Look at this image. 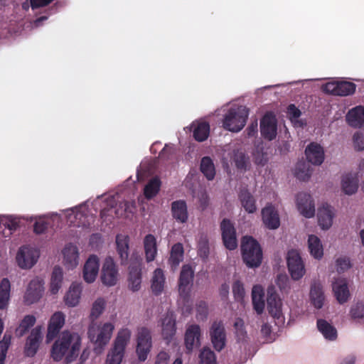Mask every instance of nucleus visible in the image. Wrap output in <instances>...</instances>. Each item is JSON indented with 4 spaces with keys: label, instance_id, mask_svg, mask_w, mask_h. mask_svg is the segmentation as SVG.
Here are the masks:
<instances>
[{
    "label": "nucleus",
    "instance_id": "f257e3e1",
    "mask_svg": "<svg viewBox=\"0 0 364 364\" xmlns=\"http://www.w3.org/2000/svg\"><path fill=\"white\" fill-rule=\"evenodd\" d=\"M81 343V337L77 333L64 331L53 343L50 358L55 362L64 360L65 364H70L78 357Z\"/></svg>",
    "mask_w": 364,
    "mask_h": 364
},
{
    "label": "nucleus",
    "instance_id": "f03ea898",
    "mask_svg": "<svg viewBox=\"0 0 364 364\" xmlns=\"http://www.w3.org/2000/svg\"><path fill=\"white\" fill-rule=\"evenodd\" d=\"M240 247L242 260L248 267H258L261 264L262 250L259 242L253 237H242Z\"/></svg>",
    "mask_w": 364,
    "mask_h": 364
},
{
    "label": "nucleus",
    "instance_id": "7ed1b4c3",
    "mask_svg": "<svg viewBox=\"0 0 364 364\" xmlns=\"http://www.w3.org/2000/svg\"><path fill=\"white\" fill-rule=\"evenodd\" d=\"M248 114V109L245 107L229 109L223 121V128L232 132H240L245 127Z\"/></svg>",
    "mask_w": 364,
    "mask_h": 364
},
{
    "label": "nucleus",
    "instance_id": "20e7f679",
    "mask_svg": "<svg viewBox=\"0 0 364 364\" xmlns=\"http://www.w3.org/2000/svg\"><path fill=\"white\" fill-rule=\"evenodd\" d=\"M131 337V331L123 328L118 332L113 348L107 355L106 364H120L124 357V350Z\"/></svg>",
    "mask_w": 364,
    "mask_h": 364
},
{
    "label": "nucleus",
    "instance_id": "39448f33",
    "mask_svg": "<svg viewBox=\"0 0 364 364\" xmlns=\"http://www.w3.org/2000/svg\"><path fill=\"white\" fill-rule=\"evenodd\" d=\"M287 267L291 278L299 280L305 274L304 262L296 250H290L287 256Z\"/></svg>",
    "mask_w": 364,
    "mask_h": 364
},
{
    "label": "nucleus",
    "instance_id": "423d86ee",
    "mask_svg": "<svg viewBox=\"0 0 364 364\" xmlns=\"http://www.w3.org/2000/svg\"><path fill=\"white\" fill-rule=\"evenodd\" d=\"M221 236L224 246L229 250L237 247L236 229L234 223L228 218H224L220 225Z\"/></svg>",
    "mask_w": 364,
    "mask_h": 364
},
{
    "label": "nucleus",
    "instance_id": "0eeeda50",
    "mask_svg": "<svg viewBox=\"0 0 364 364\" xmlns=\"http://www.w3.org/2000/svg\"><path fill=\"white\" fill-rule=\"evenodd\" d=\"M356 85L348 81H332L323 85V91L336 96H348L355 93Z\"/></svg>",
    "mask_w": 364,
    "mask_h": 364
},
{
    "label": "nucleus",
    "instance_id": "6e6552de",
    "mask_svg": "<svg viewBox=\"0 0 364 364\" xmlns=\"http://www.w3.org/2000/svg\"><path fill=\"white\" fill-rule=\"evenodd\" d=\"M152 346L151 331L146 327L138 329L136 353L139 360L144 361Z\"/></svg>",
    "mask_w": 364,
    "mask_h": 364
},
{
    "label": "nucleus",
    "instance_id": "1a4fd4ad",
    "mask_svg": "<svg viewBox=\"0 0 364 364\" xmlns=\"http://www.w3.org/2000/svg\"><path fill=\"white\" fill-rule=\"evenodd\" d=\"M210 337L214 349L221 351L226 345V331L222 321H215L210 328Z\"/></svg>",
    "mask_w": 364,
    "mask_h": 364
},
{
    "label": "nucleus",
    "instance_id": "9d476101",
    "mask_svg": "<svg viewBox=\"0 0 364 364\" xmlns=\"http://www.w3.org/2000/svg\"><path fill=\"white\" fill-rule=\"evenodd\" d=\"M39 252L28 246H22L16 255V262L22 269L31 268L38 261Z\"/></svg>",
    "mask_w": 364,
    "mask_h": 364
},
{
    "label": "nucleus",
    "instance_id": "9b49d317",
    "mask_svg": "<svg viewBox=\"0 0 364 364\" xmlns=\"http://www.w3.org/2000/svg\"><path fill=\"white\" fill-rule=\"evenodd\" d=\"M118 269L114 259L111 257H107L103 263L101 281L103 284L107 287L114 286L118 280Z\"/></svg>",
    "mask_w": 364,
    "mask_h": 364
},
{
    "label": "nucleus",
    "instance_id": "f8f14e48",
    "mask_svg": "<svg viewBox=\"0 0 364 364\" xmlns=\"http://www.w3.org/2000/svg\"><path fill=\"white\" fill-rule=\"evenodd\" d=\"M261 135L269 141L276 138L277 124L275 117L271 113L265 114L260 120Z\"/></svg>",
    "mask_w": 364,
    "mask_h": 364
},
{
    "label": "nucleus",
    "instance_id": "ddd939ff",
    "mask_svg": "<svg viewBox=\"0 0 364 364\" xmlns=\"http://www.w3.org/2000/svg\"><path fill=\"white\" fill-rule=\"evenodd\" d=\"M141 260L136 259L131 262L129 267L128 287L132 291H137L141 288Z\"/></svg>",
    "mask_w": 364,
    "mask_h": 364
},
{
    "label": "nucleus",
    "instance_id": "4468645a",
    "mask_svg": "<svg viewBox=\"0 0 364 364\" xmlns=\"http://www.w3.org/2000/svg\"><path fill=\"white\" fill-rule=\"evenodd\" d=\"M296 205L300 213L306 218H311L315 214L314 200L310 194L299 193L296 196Z\"/></svg>",
    "mask_w": 364,
    "mask_h": 364
},
{
    "label": "nucleus",
    "instance_id": "2eb2a0df",
    "mask_svg": "<svg viewBox=\"0 0 364 364\" xmlns=\"http://www.w3.org/2000/svg\"><path fill=\"white\" fill-rule=\"evenodd\" d=\"M194 277V271L188 264L182 267L179 279H178V291L181 296H186L189 294L190 287L193 284Z\"/></svg>",
    "mask_w": 364,
    "mask_h": 364
},
{
    "label": "nucleus",
    "instance_id": "dca6fc26",
    "mask_svg": "<svg viewBox=\"0 0 364 364\" xmlns=\"http://www.w3.org/2000/svg\"><path fill=\"white\" fill-rule=\"evenodd\" d=\"M43 292V282L39 279H32L27 287L24 296L25 303L28 305L37 302Z\"/></svg>",
    "mask_w": 364,
    "mask_h": 364
},
{
    "label": "nucleus",
    "instance_id": "f3484780",
    "mask_svg": "<svg viewBox=\"0 0 364 364\" xmlns=\"http://www.w3.org/2000/svg\"><path fill=\"white\" fill-rule=\"evenodd\" d=\"M176 316L172 311H167L161 319L162 336L167 342H170L176 332Z\"/></svg>",
    "mask_w": 364,
    "mask_h": 364
},
{
    "label": "nucleus",
    "instance_id": "a211bd4d",
    "mask_svg": "<svg viewBox=\"0 0 364 364\" xmlns=\"http://www.w3.org/2000/svg\"><path fill=\"white\" fill-rule=\"evenodd\" d=\"M307 162L313 165L319 166L324 161V151L323 147L316 142H311L305 149Z\"/></svg>",
    "mask_w": 364,
    "mask_h": 364
},
{
    "label": "nucleus",
    "instance_id": "6ab92c4d",
    "mask_svg": "<svg viewBox=\"0 0 364 364\" xmlns=\"http://www.w3.org/2000/svg\"><path fill=\"white\" fill-rule=\"evenodd\" d=\"M262 218L264 225L270 230L277 229L280 220L277 210L272 205H267L262 210Z\"/></svg>",
    "mask_w": 364,
    "mask_h": 364
},
{
    "label": "nucleus",
    "instance_id": "aec40b11",
    "mask_svg": "<svg viewBox=\"0 0 364 364\" xmlns=\"http://www.w3.org/2000/svg\"><path fill=\"white\" fill-rule=\"evenodd\" d=\"M201 336V330L199 325H190L185 333V346L188 352L192 351L193 348L200 346V338Z\"/></svg>",
    "mask_w": 364,
    "mask_h": 364
},
{
    "label": "nucleus",
    "instance_id": "412c9836",
    "mask_svg": "<svg viewBox=\"0 0 364 364\" xmlns=\"http://www.w3.org/2000/svg\"><path fill=\"white\" fill-rule=\"evenodd\" d=\"M100 261L98 257L95 255H90L86 261L83 268V278L87 283H92L99 272Z\"/></svg>",
    "mask_w": 364,
    "mask_h": 364
},
{
    "label": "nucleus",
    "instance_id": "4be33fe9",
    "mask_svg": "<svg viewBox=\"0 0 364 364\" xmlns=\"http://www.w3.org/2000/svg\"><path fill=\"white\" fill-rule=\"evenodd\" d=\"M64 323L65 315L62 312H55L51 316L48 326V331L46 335V339L48 342L52 341L57 336Z\"/></svg>",
    "mask_w": 364,
    "mask_h": 364
},
{
    "label": "nucleus",
    "instance_id": "5701e85b",
    "mask_svg": "<svg viewBox=\"0 0 364 364\" xmlns=\"http://www.w3.org/2000/svg\"><path fill=\"white\" fill-rule=\"evenodd\" d=\"M42 340L41 330L40 327L33 328L27 338L25 353L28 357H33L36 355Z\"/></svg>",
    "mask_w": 364,
    "mask_h": 364
},
{
    "label": "nucleus",
    "instance_id": "b1692460",
    "mask_svg": "<svg viewBox=\"0 0 364 364\" xmlns=\"http://www.w3.org/2000/svg\"><path fill=\"white\" fill-rule=\"evenodd\" d=\"M318 223L323 230L329 229L333 224L334 218L333 208L327 203L318 208L317 213Z\"/></svg>",
    "mask_w": 364,
    "mask_h": 364
},
{
    "label": "nucleus",
    "instance_id": "393cba45",
    "mask_svg": "<svg viewBox=\"0 0 364 364\" xmlns=\"http://www.w3.org/2000/svg\"><path fill=\"white\" fill-rule=\"evenodd\" d=\"M173 218L178 223H185L188 219L187 204L183 200H177L171 203V207Z\"/></svg>",
    "mask_w": 364,
    "mask_h": 364
},
{
    "label": "nucleus",
    "instance_id": "a878e982",
    "mask_svg": "<svg viewBox=\"0 0 364 364\" xmlns=\"http://www.w3.org/2000/svg\"><path fill=\"white\" fill-rule=\"evenodd\" d=\"M267 309L269 314L273 317L279 318L282 315V302L277 294L269 289L267 297Z\"/></svg>",
    "mask_w": 364,
    "mask_h": 364
},
{
    "label": "nucleus",
    "instance_id": "bb28decb",
    "mask_svg": "<svg viewBox=\"0 0 364 364\" xmlns=\"http://www.w3.org/2000/svg\"><path fill=\"white\" fill-rule=\"evenodd\" d=\"M129 238L127 235L119 234L116 236L117 251L121 260V264H127L129 258Z\"/></svg>",
    "mask_w": 364,
    "mask_h": 364
},
{
    "label": "nucleus",
    "instance_id": "cd10ccee",
    "mask_svg": "<svg viewBox=\"0 0 364 364\" xmlns=\"http://www.w3.org/2000/svg\"><path fill=\"white\" fill-rule=\"evenodd\" d=\"M333 291L339 304H344L349 298L350 292L345 279H337L333 284Z\"/></svg>",
    "mask_w": 364,
    "mask_h": 364
},
{
    "label": "nucleus",
    "instance_id": "c85d7f7f",
    "mask_svg": "<svg viewBox=\"0 0 364 364\" xmlns=\"http://www.w3.org/2000/svg\"><path fill=\"white\" fill-rule=\"evenodd\" d=\"M310 299L315 308L320 309L325 299L323 287L319 281H314L311 285Z\"/></svg>",
    "mask_w": 364,
    "mask_h": 364
},
{
    "label": "nucleus",
    "instance_id": "c756f323",
    "mask_svg": "<svg viewBox=\"0 0 364 364\" xmlns=\"http://www.w3.org/2000/svg\"><path fill=\"white\" fill-rule=\"evenodd\" d=\"M346 120L348 124L354 128L364 126V107L357 106L348 112Z\"/></svg>",
    "mask_w": 364,
    "mask_h": 364
},
{
    "label": "nucleus",
    "instance_id": "7c9ffc66",
    "mask_svg": "<svg viewBox=\"0 0 364 364\" xmlns=\"http://www.w3.org/2000/svg\"><path fill=\"white\" fill-rule=\"evenodd\" d=\"M165 275L164 271L157 268L154 270L151 280V289L156 296L161 294L165 286Z\"/></svg>",
    "mask_w": 364,
    "mask_h": 364
},
{
    "label": "nucleus",
    "instance_id": "2f4dec72",
    "mask_svg": "<svg viewBox=\"0 0 364 364\" xmlns=\"http://www.w3.org/2000/svg\"><path fill=\"white\" fill-rule=\"evenodd\" d=\"M65 265L69 269L75 268L78 264V250L75 245L69 244L63 250Z\"/></svg>",
    "mask_w": 364,
    "mask_h": 364
},
{
    "label": "nucleus",
    "instance_id": "473e14b6",
    "mask_svg": "<svg viewBox=\"0 0 364 364\" xmlns=\"http://www.w3.org/2000/svg\"><path fill=\"white\" fill-rule=\"evenodd\" d=\"M144 247L146 262H150L154 261L157 255V245L156 237L153 235L148 234L145 236L144 239Z\"/></svg>",
    "mask_w": 364,
    "mask_h": 364
},
{
    "label": "nucleus",
    "instance_id": "72a5a7b5",
    "mask_svg": "<svg viewBox=\"0 0 364 364\" xmlns=\"http://www.w3.org/2000/svg\"><path fill=\"white\" fill-rule=\"evenodd\" d=\"M114 326L111 323H105L99 329V333L95 341L98 347L102 348L109 341Z\"/></svg>",
    "mask_w": 364,
    "mask_h": 364
},
{
    "label": "nucleus",
    "instance_id": "f704fd0d",
    "mask_svg": "<svg viewBox=\"0 0 364 364\" xmlns=\"http://www.w3.org/2000/svg\"><path fill=\"white\" fill-rule=\"evenodd\" d=\"M264 291L261 286L255 285L252 291L253 308L257 314H261L264 309Z\"/></svg>",
    "mask_w": 364,
    "mask_h": 364
},
{
    "label": "nucleus",
    "instance_id": "c9c22d12",
    "mask_svg": "<svg viewBox=\"0 0 364 364\" xmlns=\"http://www.w3.org/2000/svg\"><path fill=\"white\" fill-rule=\"evenodd\" d=\"M342 189L347 195L355 193L358 188V176L355 174L348 173L342 178Z\"/></svg>",
    "mask_w": 364,
    "mask_h": 364
},
{
    "label": "nucleus",
    "instance_id": "e433bc0d",
    "mask_svg": "<svg viewBox=\"0 0 364 364\" xmlns=\"http://www.w3.org/2000/svg\"><path fill=\"white\" fill-rule=\"evenodd\" d=\"M81 291V284L73 283L64 298L66 305L75 306L79 303Z\"/></svg>",
    "mask_w": 364,
    "mask_h": 364
},
{
    "label": "nucleus",
    "instance_id": "4c0bfd02",
    "mask_svg": "<svg viewBox=\"0 0 364 364\" xmlns=\"http://www.w3.org/2000/svg\"><path fill=\"white\" fill-rule=\"evenodd\" d=\"M238 196L241 205L245 211L248 213H253L256 211L255 200L253 196L247 189L241 190Z\"/></svg>",
    "mask_w": 364,
    "mask_h": 364
},
{
    "label": "nucleus",
    "instance_id": "58836bf2",
    "mask_svg": "<svg viewBox=\"0 0 364 364\" xmlns=\"http://www.w3.org/2000/svg\"><path fill=\"white\" fill-rule=\"evenodd\" d=\"M194 129L193 136L197 141L202 142L205 141L210 134V124L207 122H198L196 124H193Z\"/></svg>",
    "mask_w": 364,
    "mask_h": 364
},
{
    "label": "nucleus",
    "instance_id": "ea45409f",
    "mask_svg": "<svg viewBox=\"0 0 364 364\" xmlns=\"http://www.w3.org/2000/svg\"><path fill=\"white\" fill-rule=\"evenodd\" d=\"M184 250L180 242L174 244L171 250L168 264L172 269H176L183 259Z\"/></svg>",
    "mask_w": 364,
    "mask_h": 364
},
{
    "label": "nucleus",
    "instance_id": "a19ab883",
    "mask_svg": "<svg viewBox=\"0 0 364 364\" xmlns=\"http://www.w3.org/2000/svg\"><path fill=\"white\" fill-rule=\"evenodd\" d=\"M312 173V168L309 162L305 161H299L297 162L295 168L294 175L299 181H308Z\"/></svg>",
    "mask_w": 364,
    "mask_h": 364
},
{
    "label": "nucleus",
    "instance_id": "79ce46f5",
    "mask_svg": "<svg viewBox=\"0 0 364 364\" xmlns=\"http://www.w3.org/2000/svg\"><path fill=\"white\" fill-rule=\"evenodd\" d=\"M317 328L326 339L334 341L337 338V331L324 319L317 320Z\"/></svg>",
    "mask_w": 364,
    "mask_h": 364
},
{
    "label": "nucleus",
    "instance_id": "37998d69",
    "mask_svg": "<svg viewBox=\"0 0 364 364\" xmlns=\"http://www.w3.org/2000/svg\"><path fill=\"white\" fill-rule=\"evenodd\" d=\"M200 170L208 181H212L215 178V168L210 156H204L201 159Z\"/></svg>",
    "mask_w": 364,
    "mask_h": 364
},
{
    "label": "nucleus",
    "instance_id": "c03bdc74",
    "mask_svg": "<svg viewBox=\"0 0 364 364\" xmlns=\"http://www.w3.org/2000/svg\"><path fill=\"white\" fill-rule=\"evenodd\" d=\"M11 284L7 278H4L0 282V309H4L10 299Z\"/></svg>",
    "mask_w": 364,
    "mask_h": 364
},
{
    "label": "nucleus",
    "instance_id": "a18cd8bd",
    "mask_svg": "<svg viewBox=\"0 0 364 364\" xmlns=\"http://www.w3.org/2000/svg\"><path fill=\"white\" fill-rule=\"evenodd\" d=\"M308 245L310 253L314 258L319 259L323 257V247L320 239L317 236L314 235H309Z\"/></svg>",
    "mask_w": 364,
    "mask_h": 364
},
{
    "label": "nucleus",
    "instance_id": "49530a36",
    "mask_svg": "<svg viewBox=\"0 0 364 364\" xmlns=\"http://www.w3.org/2000/svg\"><path fill=\"white\" fill-rule=\"evenodd\" d=\"M63 276L62 268L55 266L53 268L50 279V291L52 294H56L61 287Z\"/></svg>",
    "mask_w": 364,
    "mask_h": 364
},
{
    "label": "nucleus",
    "instance_id": "de8ad7c7",
    "mask_svg": "<svg viewBox=\"0 0 364 364\" xmlns=\"http://www.w3.org/2000/svg\"><path fill=\"white\" fill-rule=\"evenodd\" d=\"M161 181L158 178H154L145 186L144 194L146 198L151 199L157 195L160 190Z\"/></svg>",
    "mask_w": 364,
    "mask_h": 364
},
{
    "label": "nucleus",
    "instance_id": "09e8293b",
    "mask_svg": "<svg viewBox=\"0 0 364 364\" xmlns=\"http://www.w3.org/2000/svg\"><path fill=\"white\" fill-rule=\"evenodd\" d=\"M287 114L290 121L295 125L302 127L304 123L299 120L301 115V110L294 104H290L287 109Z\"/></svg>",
    "mask_w": 364,
    "mask_h": 364
},
{
    "label": "nucleus",
    "instance_id": "8fccbe9b",
    "mask_svg": "<svg viewBox=\"0 0 364 364\" xmlns=\"http://www.w3.org/2000/svg\"><path fill=\"white\" fill-rule=\"evenodd\" d=\"M36 323V318L33 315L26 316L21 321L19 326L16 329V333L19 336H23L28 329Z\"/></svg>",
    "mask_w": 364,
    "mask_h": 364
},
{
    "label": "nucleus",
    "instance_id": "3c124183",
    "mask_svg": "<svg viewBox=\"0 0 364 364\" xmlns=\"http://www.w3.org/2000/svg\"><path fill=\"white\" fill-rule=\"evenodd\" d=\"M106 302L104 299L98 298L92 304L90 317L92 319L97 318L103 312Z\"/></svg>",
    "mask_w": 364,
    "mask_h": 364
},
{
    "label": "nucleus",
    "instance_id": "603ef678",
    "mask_svg": "<svg viewBox=\"0 0 364 364\" xmlns=\"http://www.w3.org/2000/svg\"><path fill=\"white\" fill-rule=\"evenodd\" d=\"M199 364H216V358L214 352L210 348H203L200 353Z\"/></svg>",
    "mask_w": 364,
    "mask_h": 364
},
{
    "label": "nucleus",
    "instance_id": "864d4df0",
    "mask_svg": "<svg viewBox=\"0 0 364 364\" xmlns=\"http://www.w3.org/2000/svg\"><path fill=\"white\" fill-rule=\"evenodd\" d=\"M198 254L203 259H207L208 257L209 242L205 237L201 238L198 242Z\"/></svg>",
    "mask_w": 364,
    "mask_h": 364
},
{
    "label": "nucleus",
    "instance_id": "5fc2aeb1",
    "mask_svg": "<svg viewBox=\"0 0 364 364\" xmlns=\"http://www.w3.org/2000/svg\"><path fill=\"white\" fill-rule=\"evenodd\" d=\"M232 293L235 299L237 301H241L245 296V289L243 284L240 281H235L232 284Z\"/></svg>",
    "mask_w": 364,
    "mask_h": 364
},
{
    "label": "nucleus",
    "instance_id": "6e6d98bb",
    "mask_svg": "<svg viewBox=\"0 0 364 364\" xmlns=\"http://www.w3.org/2000/svg\"><path fill=\"white\" fill-rule=\"evenodd\" d=\"M234 162L237 168L240 170H246L247 158L242 152H237L234 155Z\"/></svg>",
    "mask_w": 364,
    "mask_h": 364
},
{
    "label": "nucleus",
    "instance_id": "4d7b16f0",
    "mask_svg": "<svg viewBox=\"0 0 364 364\" xmlns=\"http://www.w3.org/2000/svg\"><path fill=\"white\" fill-rule=\"evenodd\" d=\"M235 333L239 340L243 339L246 336L245 323L242 318H237L234 323Z\"/></svg>",
    "mask_w": 364,
    "mask_h": 364
},
{
    "label": "nucleus",
    "instance_id": "13d9d810",
    "mask_svg": "<svg viewBox=\"0 0 364 364\" xmlns=\"http://www.w3.org/2000/svg\"><path fill=\"white\" fill-rule=\"evenodd\" d=\"M350 267V261L348 257H339L336 259V270L338 273L348 270Z\"/></svg>",
    "mask_w": 364,
    "mask_h": 364
},
{
    "label": "nucleus",
    "instance_id": "bf43d9fd",
    "mask_svg": "<svg viewBox=\"0 0 364 364\" xmlns=\"http://www.w3.org/2000/svg\"><path fill=\"white\" fill-rule=\"evenodd\" d=\"M350 315L353 318H361L364 316V304L358 302L350 309Z\"/></svg>",
    "mask_w": 364,
    "mask_h": 364
},
{
    "label": "nucleus",
    "instance_id": "052dcab7",
    "mask_svg": "<svg viewBox=\"0 0 364 364\" xmlns=\"http://www.w3.org/2000/svg\"><path fill=\"white\" fill-rule=\"evenodd\" d=\"M1 224L10 231L9 235L19 227L18 220L12 217L6 218Z\"/></svg>",
    "mask_w": 364,
    "mask_h": 364
},
{
    "label": "nucleus",
    "instance_id": "680f3d73",
    "mask_svg": "<svg viewBox=\"0 0 364 364\" xmlns=\"http://www.w3.org/2000/svg\"><path fill=\"white\" fill-rule=\"evenodd\" d=\"M353 142L356 149L364 150V132H356L353 135Z\"/></svg>",
    "mask_w": 364,
    "mask_h": 364
},
{
    "label": "nucleus",
    "instance_id": "e2e57ef3",
    "mask_svg": "<svg viewBox=\"0 0 364 364\" xmlns=\"http://www.w3.org/2000/svg\"><path fill=\"white\" fill-rule=\"evenodd\" d=\"M289 279L287 276L282 274L277 276L276 284L282 291L287 292L288 291L289 289Z\"/></svg>",
    "mask_w": 364,
    "mask_h": 364
},
{
    "label": "nucleus",
    "instance_id": "0e129e2a",
    "mask_svg": "<svg viewBox=\"0 0 364 364\" xmlns=\"http://www.w3.org/2000/svg\"><path fill=\"white\" fill-rule=\"evenodd\" d=\"M11 343V336L4 334L3 339L0 341V353L5 354L6 355V353L9 345Z\"/></svg>",
    "mask_w": 364,
    "mask_h": 364
},
{
    "label": "nucleus",
    "instance_id": "69168bd1",
    "mask_svg": "<svg viewBox=\"0 0 364 364\" xmlns=\"http://www.w3.org/2000/svg\"><path fill=\"white\" fill-rule=\"evenodd\" d=\"M31 7L33 10L44 7L50 4L54 0H29Z\"/></svg>",
    "mask_w": 364,
    "mask_h": 364
},
{
    "label": "nucleus",
    "instance_id": "338daca9",
    "mask_svg": "<svg viewBox=\"0 0 364 364\" xmlns=\"http://www.w3.org/2000/svg\"><path fill=\"white\" fill-rule=\"evenodd\" d=\"M173 154V149L172 147L166 145L164 149L159 153V158L161 160H169L171 156Z\"/></svg>",
    "mask_w": 364,
    "mask_h": 364
},
{
    "label": "nucleus",
    "instance_id": "774afa93",
    "mask_svg": "<svg viewBox=\"0 0 364 364\" xmlns=\"http://www.w3.org/2000/svg\"><path fill=\"white\" fill-rule=\"evenodd\" d=\"M48 228V223L45 221H37L34 223L33 231L36 234L43 233Z\"/></svg>",
    "mask_w": 364,
    "mask_h": 364
}]
</instances>
